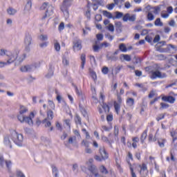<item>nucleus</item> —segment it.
Here are the masks:
<instances>
[{
	"mask_svg": "<svg viewBox=\"0 0 177 177\" xmlns=\"http://www.w3.org/2000/svg\"><path fill=\"white\" fill-rule=\"evenodd\" d=\"M73 5V0H64L61 6L60 9L62 12H63L65 17H68V8Z\"/></svg>",
	"mask_w": 177,
	"mask_h": 177,
	"instance_id": "4",
	"label": "nucleus"
},
{
	"mask_svg": "<svg viewBox=\"0 0 177 177\" xmlns=\"http://www.w3.org/2000/svg\"><path fill=\"white\" fill-rule=\"evenodd\" d=\"M100 171L102 173V174H107V169H106V167H104V166H101L100 167Z\"/></svg>",
	"mask_w": 177,
	"mask_h": 177,
	"instance_id": "53",
	"label": "nucleus"
},
{
	"mask_svg": "<svg viewBox=\"0 0 177 177\" xmlns=\"http://www.w3.org/2000/svg\"><path fill=\"white\" fill-rule=\"evenodd\" d=\"M0 165L2 168L10 169V167H12V161L4 160L3 156L0 154Z\"/></svg>",
	"mask_w": 177,
	"mask_h": 177,
	"instance_id": "6",
	"label": "nucleus"
},
{
	"mask_svg": "<svg viewBox=\"0 0 177 177\" xmlns=\"http://www.w3.org/2000/svg\"><path fill=\"white\" fill-rule=\"evenodd\" d=\"M73 133H75V136H77L78 139H81V135L80 134V131H78V130H74Z\"/></svg>",
	"mask_w": 177,
	"mask_h": 177,
	"instance_id": "58",
	"label": "nucleus"
},
{
	"mask_svg": "<svg viewBox=\"0 0 177 177\" xmlns=\"http://www.w3.org/2000/svg\"><path fill=\"white\" fill-rule=\"evenodd\" d=\"M144 10L147 11H151L152 13H154V15H158L161 10V8L159 6H156V7H151V6H147L145 8Z\"/></svg>",
	"mask_w": 177,
	"mask_h": 177,
	"instance_id": "10",
	"label": "nucleus"
},
{
	"mask_svg": "<svg viewBox=\"0 0 177 177\" xmlns=\"http://www.w3.org/2000/svg\"><path fill=\"white\" fill-rule=\"evenodd\" d=\"M100 154L102 160H107V158H109V153L106 152V149H104V147H100Z\"/></svg>",
	"mask_w": 177,
	"mask_h": 177,
	"instance_id": "14",
	"label": "nucleus"
},
{
	"mask_svg": "<svg viewBox=\"0 0 177 177\" xmlns=\"http://www.w3.org/2000/svg\"><path fill=\"white\" fill-rule=\"evenodd\" d=\"M107 28L109 31H111V32H113L114 31V26L111 24H109L107 26Z\"/></svg>",
	"mask_w": 177,
	"mask_h": 177,
	"instance_id": "45",
	"label": "nucleus"
},
{
	"mask_svg": "<svg viewBox=\"0 0 177 177\" xmlns=\"http://www.w3.org/2000/svg\"><path fill=\"white\" fill-rule=\"evenodd\" d=\"M144 12H146L147 13V19L149 21H153V20H154V19L156 18L151 11L144 10Z\"/></svg>",
	"mask_w": 177,
	"mask_h": 177,
	"instance_id": "18",
	"label": "nucleus"
},
{
	"mask_svg": "<svg viewBox=\"0 0 177 177\" xmlns=\"http://www.w3.org/2000/svg\"><path fill=\"white\" fill-rule=\"evenodd\" d=\"M109 46H110V44L104 41V43H102L100 45V48H109Z\"/></svg>",
	"mask_w": 177,
	"mask_h": 177,
	"instance_id": "42",
	"label": "nucleus"
},
{
	"mask_svg": "<svg viewBox=\"0 0 177 177\" xmlns=\"http://www.w3.org/2000/svg\"><path fill=\"white\" fill-rule=\"evenodd\" d=\"M16 174H17V176L18 177H23L25 176L24 174H23V172L20 170H17Z\"/></svg>",
	"mask_w": 177,
	"mask_h": 177,
	"instance_id": "52",
	"label": "nucleus"
},
{
	"mask_svg": "<svg viewBox=\"0 0 177 177\" xmlns=\"http://www.w3.org/2000/svg\"><path fill=\"white\" fill-rule=\"evenodd\" d=\"M43 124H45V127H50L51 125L50 122L46 118L43 120Z\"/></svg>",
	"mask_w": 177,
	"mask_h": 177,
	"instance_id": "54",
	"label": "nucleus"
},
{
	"mask_svg": "<svg viewBox=\"0 0 177 177\" xmlns=\"http://www.w3.org/2000/svg\"><path fill=\"white\" fill-rule=\"evenodd\" d=\"M32 41V39H31V36L28 35L25 37L24 46L26 52H29L30 50Z\"/></svg>",
	"mask_w": 177,
	"mask_h": 177,
	"instance_id": "8",
	"label": "nucleus"
},
{
	"mask_svg": "<svg viewBox=\"0 0 177 177\" xmlns=\"http://www.w3.org/2000/svg\"><path fill=\"white\" fill-rule=\"evenodd\" d=\"M75 92H76L77 95L78 96H80V97H82V91H81V90L78 89V87H77V86H75Z\"/></svg>",
	"mask_w": 177,
	"mask_h": 177,
	"instance_id": "40",
	"label": "nucleus"
},
{
	"mask_svg": "<svg viewBox=\"0 0 177 177\" xmlns=\"http://www.w3.org/2000/svg\"><path fill=\"white\" fill-rule=\"evenodd\" d=\"M161 17H162V19H168V17H169V14L165 11H162L161 12Z\"/></svg>",
	"mask_w": 177,
	"mask_h": 177,
	"instance_id": "37",
	"label": "nucleus"
},
{
	"mask_svg": "<svg viewBox=\"0 0 177 177\" xmlns=\"http://www.w3.org/2000/svg\"><path fill=\"white\" fill-rule=\"evenodd\" d=\"M10 138L13 140L14 143L17 145V146H19V147L23 146L24 138L22 134H19L17 132H16V131H14L12 132Z\"/></svg>",
	"mask_w": 177,
	"mask_h": 177,
	"instance_id": "3",
	"label": "nucleus"
},
{
	"mask_svg": "<svg viewBox=\"0 0 177 177\" xmlns=\"http://www.w3.org/2000/svg\"><path fill=\"white\" fill-rule=\"evenodd\" d=\"M8 53V50L0 49V56H6Z\"/></svg>",
	"mask_w": 177,
	"mask_h": 177,
	"instance_id": "43",
	"label": "nucleus"
},
{
	"mask_svg": "<svg viewBox=\"0 0 177 177\" xmlns=\"http://www.w3.org/2000/svg\"><path fill=\"white\" fill-rule=\"evenodd\" d=\"M102 130L105 131L106 132H109L111 129H113V127L110 126L109 127H107L106 126H102Z\"/></svg>",
	"mask_w": 177,
	"mask_h": 177,
	"instance_id": "48",
	"label": "nucleus"
},
{
	"mask_svg": "<svg viewBox=\"0 0 177 177\" xmlns=\"http://www.w3.org/2000/svg\"><path fill=\"white\" fill-rule=\"evenodd\" d=\"M155 26L157 27H162L164 26V24L161 21V19L157 18L154 22Z\"/></svg>",
	"mask_w": 177,
	"mask_h": 177,
	"instance_id": "28",
	"label": "nucleus"
},
{
	"mask_svg": "<svg viewBox=\"0 0 177 177\" xmlns=\"http://www.w3.org/2000/svg\"><path fill=\"white\" fill-rule=\"evenodd\" d=\"M102 73L103 74H107L109 73V68L107 66H104L102 69Z\"/></svg>",
	"mask_w": 177,
	"mask_h": 177,
	"instance_id": "55",
	"label": "nucleus"
},
{
	"mask_svg": "<svg viewBox=\"0 0 177 177\" xmlns=\"http://www.w3.org/2000/svg\"><path fill=\"white\" fill-rule=\"evenodd\" d=\"M35 68H37V66L34 65H24L20 67V71H21V73H30L34 71Z\"/></svg>",
	"mask_w": 177,
	"mask_h": 177,
	"instance_id": "9",
	"label": "nucleus"
},
{
	"mask_svg": "<svg viewBox=\"0 0 177 177\" xmlns=\"http://www.w3.org/2000/svg\"><path fill=\"white\" fill-rule=\"evenodd\" d=\"M62 64L65 66H68V64H70V61H68V58H67L66 57H63V58H62Z\"/></svg>",
	"mask_w": 177,
	"mask_h": 177,
	"instance_id": "33",
	"label": "nucleus"
},
{
	"mask_svg": "<svg viewBox=\"0 0 177 177\" xmlns=\"http://www.w3.org/2000/svg\"><path fill=\"white\" fill-rule=\"evenodd\" d=\"M162 100L164 102H168L169 103H175V97L172 96H165L162 97Z\"/></svg>",
	"mask_w": 177,
	"mask_h": 177,
	"instance_id": "16",
	"label": "nucleus"
},
{
	"mask_svg": "<svg viewBox=\"0 0 177 177\" xmlns=\"http://www.w3.org/2000/svg\"><path fill=\"white\" fill-rule=\"evenodd\" d=\"M167 77V74L164 73L160 72V71H153L151 72V78L152 80H155V78H165Z\"/></svg>",
	"mask_w": 177,
	"mask_h": 177,
	"instance_id": "7",
	"label": "nucleus"
},
{
	"mask_svg": "<svg viewBox=\"0 0 177 177\" xmlns=\"http://www.w3.org/2000/svg\"><path fill=\"white\" fill-rule=\"evenodd\" d=\"M7 13L8 15H9L10 16H15V15L16 13H17V10L12 8V7H10L7 9Z\"/></svg>",
	"mask_w": 177,
	"mask_h": 177,
	"instance_id": "19",
	"label": "nucleus"
},
{
	"mask_svg": "<svg viewBox=\"0 0 177 177\" xmlns=\"http://www.w3.org/2000/svg\"><path fill=\"white\" fill-rule=\"evenodd\" d=\"M103 13H104V16L109 17V19H111V17H113V15H111V13L107 11H104Z\"/></svg>",
	"mask_w": 177,
	"mask_h": 177,
	"instance_id": "47",
	"label": "nucleus"
},
{
	"mask_svg": "<svg viewBox=\"0 0 177 177\" xmlns=\"http://www.w3.org/2000/svg\"><path fill=\"white\" fill-rule=\"evenodd\" d=\"M101 106L105 112H109L110 111V107H109V105H107L106 104L102 103Z\"/></svg>",
	"mask_w": 177,
	"mask_h": 177,
	"instance_id": "35",
	"label": "nucleus"
},
{
	"mask_svg": "<svg viewBox=\"0 0 177 177\" xmlns=\"http://www.w3.org/2000/svg\"><path fill=\"white\" fill-rule=\"evenodd\" d=\"M146 138H147V131H145L141 136V140L142 143L146 140Z\"/></svg>",
	"mask_w": 177,
	"mask_h": 177,
	"instance_id": "36",
	"label": "nucleus"
},
{
	"mask_svg": "<svg viewBox=\"0 0 177 177\" xmlns=\"http://www.w3.org/2000/svg\"><path fill=\"white\" fill-rule=\"evenodd\" d=\"M127 104L129 107H132V106H133V104H135V100H133V98H129V97L127 98Z\"/></svg>",
	"mask_w": 177,
	"mask_h": 177,
	"instance_id": "27",
	"label": "nucleus"
},
{
	"mask_svg": "<svg viewBox=\"0 0 177 177\" xmlns=\"http://www.w3.org/2000/svg\"><path fill=\"white\" fill-rule=\"evenodd\" d=\"M119 49L121 52H128V48H127V46L124 44H120L119 46Z\"/></svg>",
	"mask_w": 177,
	"mask_h": 177,
	"instance_id": "29",
	"label": "nucleus"
},
{
	"mask_svg": "<svg viewBox=\"0 0 177 177\" xmlns=\"http://www.w3.org/2000/svg\"><path fill=\"white\" fill-rule=\"evenodd\" d=\"M164 143H165V140H160L158 141L160 147H164Z\"/></svg>",
	"mask_w": 177,
	"mask_h": 177,
	"instance_id": "60",
	"label": "nucleus"
},
{
	"mask_svg": "<svg viewBox=\"0 0 177 177\" xmlns=\"http://www.w3.org/2000/svg\"><path fill=\"white\" fill-rule=\"evenodd\" d=\"M95 20L96 21H102V15H95Z\"/></svg>",
	"mask_w": 177,
	"mask_h": 177,
	"instance_id": "63",
	"label": "nucleus"
},
{
	"mask_svg": "<svg viewBox=\"0 0 177 177\" xmlns=\"http://www.w3.org/2000/svg\"><path fill=\"white\" fill-rule=\"evenodd\" d=\"M167 12L169 15H172V13L174 12V8H172V6L167 7Z\"/></svg>",
	"mask_w": 177,
	"mask_h": 177,
	"instance_id": "44",
	"label": "nucleus"
},
{
	"mask_svg": "<svg viewBox=\"0 0 177 177\" xmlns=\"http://www.w3.org/2000/svg\"><path fill=\"white\" fill-rule=\"evenodd\" d=\"M133 168H135V165H132L129 164V169H130V171H131V176L132 177H136V174L133 171Z\"/></svg>",
	"mask_w": 177,
	"mask_h": 177,
	"instance_id": "34",
	"label": "nucleus"
},
{
	"mask_svg": "<svg viewBox=\"0 0 177 177\" xmlns=\"http://www.w3.org/2000/svg\"><path fill=\"white\" fill-rule=\"evenodd\" d=\"M82 49V45L81 40H76L73 42V50L75 52H78V50H81Z\"/></svg>",
	"mask_w": 177,
	"mask_h": 177,
	"instance_id": "13",
	"label": "nucleus"
},
{
	"mask_svg": "<svg viewBox=\"0 0 177 177\" xmlns=\"http://www.w3.org/2000/svg\"><path fill=\"white\" fill-rule=\"evenodd\" d=\"M52 170L53 175H54L55 177H59V169H57V167H56V166H52Z\"/></svg>",
	"mask_w": 177,
	"mask_h": 177,
	"instance_id": "26",
	"label": "nucleus"
},
{
	"mask_svg": "<svg viewBox=\"0 0 177 177\" xmlns=\"http://www.w3.org/2000/svg\"><path fill=\"white\" fill-rule=\"evenodd\" d=\"M164 117H165L164 114H160L158 115V117L156 118V120L158 121H160V120H163Z\"/></svg>",
	"mask_w": 177,
	"mask_h": 177,
	"instance_id": "64",
	"label": "nucleus"
},
{
	"mask_svg": "<svg viewBox=\"0 0 177 177\" xmlns=\"http://www.w3.org/2000/svg\"><path fill=\"white\" fill-rule=\"evenodd\" d=\"M96 37L98 41H103V35L102 34H97L96 35Z\"/></svg>",
	"mask_w": 177,
	"mask_h": 177,
	"instance_id": "61",
	"label": "nucleus"
},
{
	"mask_svg": "<svg viewBox=\"0 0 177 177\" xmlns=\"http://www.w3.org/2000/svg\"><path fill=\"white\" fill-rule=\"evenodd\" d=\"M54 48L56 52H60V43L57 39L54 40Z\"/></svg>",
	"mask_w": 177,
	"mask_h": 177,
	"instance_id": "21",
	"label": "nucleus"
},
{
	"mask_svg": "<svg viewBox=\"0 0 177 177\" xmlns=\"http://www.w3.org/2000/svg\"><path fill=\"white\" fill-rule=\"evenodd\" d=\"M80 59L82 61L81 68L84 70V67H85V63H86V55H85V54H82Z\"/></svg>",
	"mask_w": 177,
	"mask_h": 177,
	"instance_id": "20",
	"label": "nucleus"
},
{
	"mask_svg": "<svg viewBox=\"0 0 177 177\" xmlns=\"http://www.w3.org/2000/svg\"><path fill=\"white\" fill-rule=\"evenodd\" d=\"M32 6V3H31V1H28L25 6V12H30L31 10V8Z\"/></svg>",
	"mask_w": 177,
	"mask_h": 177,
	"instance_id": "22",
	"label": "nucleus"
},
{
	"mask_svg": "<svg viewBox=\"0 0 177 177\" xmlns=\"http://www.w3.org/2000/svg\"><path fill=\"white\" fill-rule=\"evenodd\" d=\"M3 144L7 147H10V149H12V142H10V137L6 136L4 138Z\"/></svg>",
	"mask_w": 177,
	"mask_h": 177,
	"instance_id": "17",
	"label": "nucleus"
},
{
	"mask_svg": "<svg viewBox=\"0 0 177 177\" xmlns=\"http://www.w3.org/2000/svg\"><path fill=\"white\" fill-rule=\"evenodd\" d=\"M34 117H35L34 112H31L29 116H19L18 120L21 123L26 122V124H28V125H32V118H34Z\"/></svg>",
	"mask_w": 177,
	"mask_h": 177,
	"instance_id": "5",
	"label": "nucleus"
},
{
	"mask_svg": "<svg viewBox=\"0 0 177 177\" xmlns=\"http://www.w3.org/2000/svg\"><path fill=\"white\" fill-rule=\"evenodd\" d=\"M82 146H84V147H89V142L87 140H83L82 141Z\"/></svg>",
	"mask_w": 177,
	"mask_h": 177,
	"instance_id": "41",
	"label": "nucleus"
},
{
	"mask_svg": "<svg viewBox=\"0 0 177 177\" xmlns=\"http://www.w3.org/2000/svg\"><path fill=\"white\" fill-rule=\"evenodd\" d=\"M169 26H170V27H176V22H175V20L171 19L169 22Z\"/></svg>",
	"mask_w": 177,
	"mask_h": 177,
	"instance_id": "49",
	"label": "nucleus"
},
{
	"mask_svg": "<svg viewBox=\"0 0 177 177\" xmlns=\"http://www.w3.org/2000/svg\"><path fill=\"white\" fill-rule=\"evenodd\" d=\"M114 108H115V113L118 114L120 113V110H121V104H119L118 102H115Z\"/></svg>",
	"mask_w": 177,
	"mask_h": 177,
	"instance_id": "24",
	"label": "nucleus"
},
{
	"mask_svg": "<svg viewBox=\"0 0 177 177\" xmlns=\"http://www.w3.org/2000/svg\"><path fill=\"white\" fill-rule=\"evenodd\" d=\"M58 30L59 31H63V30H64V23L62 22L59 27H58Z\"/></svg>",
	"mask_w": 177,
	"mask_h": 177,
	"instance_id": "57",
	"label": "nucleus"
},
{
	"mask_svg": "<svg viewBox=\"0 0 177 177\" xmlns=\"http://www.w3.org/2000/svg\"><path fill=\"white\" fill-rule=\"evenodd\" d=\"M20 53V50L18 49H15L13 51H7L6 56L8 57V64H12V63H15L17 60V57H19V54Z\"/></svg>",
	"mask_w": 177,
	"mask_h": 177,
	"instance_id": "2",
	"label": "nucleus"
},
{
	"mask_svg": "<svg viewBox=\"0 0 177 177\" xmlns=\"http://www.w3.org/2000/svg\"><path fill=\"white\" fill-rule=\"evenodd\" d=\"M10 64L9 63H8L7 62H2L0 61V68H2V67H5L6 66H10Z\"/></svg>",
	"mask_w": 177,
	"mask_h": 177,
	"instance_id": "39",
	"label": "nucleus"
},
{
	"mask_svg": "<svg viewBox=\"0 0 177 177\" xmlns=\"http://www.w3.org/2000/svg\"><path fill=\"white\" fill-rule=\"evenodd\" d=\"M115 27H116V28H121V27H122V23H121V21L115 22Z\"/></svg>",
	"mask_w": 177,
	"mask_h": 177,
	"instance_id": "56",
	"label": "nucleus"
},
{
	"mask_svg": "<svg viewBox=\"0 0 177 177\" xmlns=\"http://www.w3.org/2000/svg\"><path fill=\"white\" fill-rule=\"evenodd\" d=\"M102 48H100V46H97V45H94L93 46V49L95 52H97L99 50V49H101Z\"/></svg>",
	"mask_w": 177,
	"mask_h": 177,
	"instance_id": "59",
	"label": "nucleus"
},
{
	"mask_svg": "<svg viewBox=\"0 0 177 177\" xmlns=\"http://www.w3.org/2000/svg\"><path fill=\"white\" fill-rule=\"evenodd\" d=\"M48 107H47V109H49V110L50 109L55 110V103L53 102V101L48 100Z\"/></svg>",
	"mask_w": 177,
	"mask_h": 177,
	"instance_id": "31",
	"label": "nucleus"
},
{
	"mask_svg": "<svg viewBox=\"0 0 177 177\" xmlns=\"http://www.w3.org/2000/svg\"><path fill=\"white\" fill-rule=\"evenodd\" d=\"M47 118L48 120H53V111L50 109L47 111Z\"/></svg>",
	"mask_w": 177,
	"mask_h": 177,
	"instance_id": "32",
	"label": "nucleus"
},
{
	"mask_svg": "<svg viewBox=\"0 0 177 177\" xmlns=\"http://www.w3.org/2000/svg\"><path fill=\"white\" fill-rule=\"evenodd\" d=\"M124 16V13L120 12H116V15H115V19H121Z\"/></svg>",
	"mask_w": 177,
	"mask_h": 177,
	"instance_id": "51",
	"label": "nucleus"
},
{
	"mask_svg": "<svg viewBox=\"0 0 177 177\" xmlns=\"http://www.w3.org/2000/svg\"><path fill=\"white\" fill-rule=\"evenodd\" d=\"M28 111V108L25 106L24 105H20L19 109V114L17 115V118L19 120V117H24V114Z\"/></svg>",
	"mask_w": 177,
	"mask_h": 177,
	"instance_id": "12",
	"label": "nucleus"
},
{
	"mask_svg": "<svg viewBox=\"0 0 177 177\" xmlns=\"http://www.w3.org/2000/svg\"><path fill=\"white\" fill-rule=\"evenodd\" d=\"M115 3H112L111 4H108L106 6V8L109 10H113V9H114V6H115Z\"/></svg>",
	"mask_w": 177,
	"mask_h": 177,
	"instance_id": "38",
	"label": "nucleus"
},
{
	"mask_svg": "<svg viewBox=\"0 0 177 177\" xmlns=\"http://www.w3.org/2000/svg\"><path fill=\"white\" fill-rule=\"evenodd\" d=\"M26 57H27V55H26V53H24L21 55L19 57H18L16 60L19 64L23 63V62L24 61V59H26Z\"/></svg>",
	"mask_w": 177,
	"mask_h": 177,
	"instance_id": "23",
	"label": "nucleus"
},
{
	"mask_svg": "<svg viewBox=\"0 0 177 177\" xmlns=\"http://www.w3.org/2000/svg\"><path fill=\"white\" fill-rule=\"evenodd\" d=\"M136 21V15H131L127 13L123 16V21Z\"/></svg>",
	"mask_w": 177,
	"mask_h": 177,
	"instance_id": "11",
	"label": "nucleus"
},
{
	"mask_svg": "<svg viewBox=\"0 0 177 177\" xmlns=\"http://www.w3.org/2000/svg\"><path fill=\"white\" fill-rule=\"evenodd\" d=\"M91 177H97L99 176V173L97 172V169L95 166H91Z\"/></svg>",
	"mask_w": 177,
	"mask_h": 177,
	"instance_id": "15",
	"label": "nucleus"
},
{
	"mask_svg": "<svg viewBox=\"0 0 177 177\" xmlns=\"http://www.w3.org/2000/svg\"><path fill=\"white\" fill-rule=\"evenodd\" d=\"M76 142H77V137L73 136L68 138V143H69V145H74V143H76Z\"/></svg>",
	"mask_w": 177,
	"mask_h": 177,
	"instance_id": "30",
	"label": "nucleus"
},
{
	"mask_svg": "<svg viewBox=\"0 0 177 177\" xmlns=\"http://www.w3.org/2000/svg\"><path fill=\"white\" fill-rule=\"evenodd\" d=\"M120 59H123L126 62H131V55L127 54H122L120 55Z\"/></svg>",
	"mask_w": 177,
	"mask_h": 177,
	"instance_id": "25",
	"label": "nucleus"
},
{
	"mask_svg": "<svg viewBox=\"0 0 177 177\" xmlns=\"http://www.w3.org/2000/svg\"><path fill=\"white\" fill-rule=\"evenodd\" d=\"M46 9L45 15L42 17L41 20L44 21L46 17H50L53 15V6L48 3H44L40 6L41 10H45Z\"/></svg>",
	"mask_w": 177,
	"mask_h": 177,
	"instance_id": "1",
	"label": "nucleus"
},
{
	"mask_svg": "<svg viewBox=\"0 0 177 177\" xmlns=\"http://www.w3.org/2000/svg\"><path fill=\"white\" fill-rule=\"evenodd\" d=\"M122 68V66H118L116 68H115L114 71L116 74H118V73L121 71Z\"/></svg>",
	"mask_w": 177,
	"mask_h": 177,
	"instance_id": "50",
	"label": "nucleus"
},
{
	"mask_svg": "<svg viewBox=\"0 0 177 177\" xmlns=\"http://www.w3.org/2000/svg\"><path fill=\"white\" fill-rule=\"evenodd\" d=\"M95 160H96V161H99L100 162L103 161V158H102V156H94Z\"/></svg>",
	"mask_w": 177,
	"mask_h": 177,
	"instance_id": "62",
	"label": "nucleus"
},
{
	"mask_svg": "<svg viewBox=\"0 0 177 177\" xmlns=\"http://www.w3.org/2000/svg\"><path fill=\"white\" fill-rule=\"evenodd\" d=\"M39 39H41V41H47L48 40V36L46 35H41L39 36Z\"/></svg>",
	"mask_w": 177,
	"mask_h": 177,
	"instance_id": "46",
	"label": "nucleus"
}]
</instances>
